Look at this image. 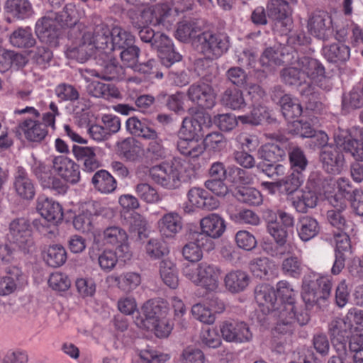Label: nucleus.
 Returning <instances> with one entry per match:
<instances>
[{"mask_svg": "<svg viewBox=\"0 0 363 363\" xmlns=\"http://www.w3.org/2000/svg\"><path fill=\"white\" fill-rule=\"evenodd\" d=\"M93 25L85 26L82 23L72 27L68 32V38L71 41L65 51L68 58L76 60L80 62H85L89 57L98 52L97 57L103 58L105 51L110 48L112 38V29L104 23L101 19L94 17Z\"/></svg>", "mask_w": 363, "mask_h": 363, "instance_id": "f257e3e1", "label": "nucleus"}, {"mask_svg": "<svg viewBox=\"0 0 363 363\" xmlns=\"http://www.w3.org/2000/svg\"><path fill=\"white\" fill-rule=\"evenodd\" d=\"M277 292L281 298L278 303L277 321L275 330L279 333H291L294 330V323L296 321L301 325L308 323L310 320L306 310L298 312L296 310V298L298 294L292 285L287 281H279L277 284Z\"/></svg>", "mask_w": 363, "mask_h": 363, "instance_id": "f03ea898", "label": "nucleus"}, {"mask_svg": "<svg viewBox=\"0 0 363 363\" xmlns=\"http://www.w3.org/2000/svg\"><path fill=\"white\" fill-rule=\"evenodd\" d=\"M49 111L42 114L38 110L32 106H26L22 109H16L15 114L29 113L31 117L23 119L18 123V129L23 133L26 139L30 142L40 143L48 134V128H50L52 130L56 129L55 121L56 117L60 115L57 104L51 101L49 104Z\"/></svg>", "mask_w": 363, "mask_h": 363, "instance_id": "7ed1b4c3", "label": "nucleus"}, {"mask_svg": "<svg viewBox=\"0 0 363 363\" xmlns=\"http://www.w3.org/2000/svg\"><path fill=\"white\" fill-rule=\"evenodd\" d=\"M168 311L169 308L166 302L160 299L149 300L142 307L145 319H142L138 325L153 331L157 337H167L174 326L167 318Z\"/></svg>", "mask_w": 363, "mask_h": 363, "instance_id": "20e7f679", "label": "nucleus"}, {"mask_svg": "<svg viewBox=\"0 0 363 363\" xmlns=\"http://www.w3.org/2000/svg\"><path fill=\"white\" fill-rule=\"evenodd\" d=\"M182 274L194 284L201 286L207 291H216L218 289L220 269L206 262L199 264H185Z\"/></svg>", "mask_w": 363, "mask_h": 363, "instance_id": "39448f33", "label": "nucleus"}, {"mask_svg": "<svg viewBox=\"0 0 363 363\" xmlns=\"http://www.w3.org/2000/svg\"><path fill=\"white\" fill-rule=\"evenodd\" d=\"M77 25V20H73L67 11L60 13L50 12L38 20L35 24V33L42 40L51 45H57L59 30L65 27L70 28Z\"/></svg>", "mask_w": 363, "mask_h": 363, "instance_id": "423d86ee", "label": "nucleus"}, {"mask_svg": "<svg viewBox=\"0 0 363 363\" xmlns=\"http://www.w3.org/2000/svg\"><path fill=\"white\" fill-rule=\"evenodd\" d=\"M198 120L184 118L179 131V139L177 147L180 154L191 158H197L205 151L203 143L196 138L198 132L201 130Z\"/></svg>", "mask_w": 363, "mask_h": 363, "instance_id": "0eeeda50", "label": "nucleus"}, {"mask_svg": "<svg viewBox=\"0 0 363 363\" xmlns=\"http://www.w3.org/2000/svg\"><path fill=\"white\" fill-rule=\"evenodd\" d=\"M332 283L327 276L311 272L304 276L302 281V298L307 306H321L330 295Z\"/></svg>", "mask_w": 363, "mask_h": 363, "instance_id": "6e6552de", "label": "nucleus"}, {"mask_svg": "<svg viewBox=\"0 0 363 363\" xmlns=\"http://www.w3.org/2000/svg\"><path fill=\"white\" fill-rule=\"evenodd\" d=\"M196 50L208 59H217L230 48L229 37L224 33L205 31L193 40Z\"/></svg>", "mask_w": 363, "mask_h": 363, "instance_id": "1a4fd4ad", "label": "nucleus"}, {"mask_svg": "<svg viewBox=\"0 0 363 363\" xmlns=\"http://www.w3.org/2000/svg\"><path fill=\"white\" fill-rule=\"evenodd\" d=\"M182 165L180 160L162 162L150 168L149 176L157 185L168 190L178 189L181 185Z\"/></svg>", "mask_w": 363, "mask_h": 363, "instance_id": "9d476101", "label": "nucleus"}, {"mask_svg": "<svg viewBox=\"0 0 363 363\" xmlns=\"http://www.w3.org/2000/svg\"><path fill=\"white\" fill-rule=\"evenodd\" d=\"M280 53L272 48H267L261 55L259 60H257V56L250 50H244L238 57V63L248 69L255 72L272 71L276 66L281 65L285 62L279 57Z\"/></svg>", "mask_w": 363, "mask_h": 363, "instance_id": "9b49d317", "label": "nucleus"}, {"mask_svg": "<svg viewBox=\"0 0 363 363\" xmlns=\"http://www.w3.org/2000/svg\"><path fill=\"white\" fill-rule=\"evenodd\" d=\"M297 65L305 75L306 82L311 79L323 90L331 89V79L326 76L325 67L318 60L308 56L298 57Z\"/></svg>", "mask_w": 363, "mask_h": 363, "instance_id": "f8f14e48", "label": "nucleus"}, {"mask_svg": "<svg viewBox=\"0 0 363 363\" xmlns=\"http://www.w3.org/2000/svg\"><path fill=\"white\" fill-rule=\"evenodd\" d=\"M305 75H303L302 71L297 65V60L294 63V66L283 69L281 72V80L286 84L290 86H301L306 84L300 90V93L306 101L308 103V108L313 109L315 108L313 104L318 98V94L315 91V87L310 82H306Z\"/></svg>", "mask_w": 363, "mask_h": 363, "instance_id": "ddd939ff", "label": "nucleus"}, {"mask_svg": "<svg viewBox=\"0 0 363 363\" xmlns=\"http://www.w3.org/2000/svg\"><path fill=\"white\" fill-rule=\"evenodd\" d=\"M8 238L10 242L20 250L24 253L28 252L34 243L29 220L25 218L12 220L9 225Z\"/></svg>", "mask_w": 363, "mask_h": 363, "instance_id": "4468645a", "label": "nucleus"}, {"mask_svg": "<svg viewBox=\"0 0 363 363\" xmlns=\"http://www.w3.org/2000/svg\"><path fill=\"white\" fill-rule=\"evenodd\" d=\"M307 29L313 37L323 41L333 36L334 26L331 16L323 11H315L308 16Z\"/></svg>", "mask_w": 363, "mask_h": 363, "instance_id": "2eb2a0df", "label": "nucleus"}, {"mask_svg": "<svg viewBox=\"0 0 363 363\" xmlns=\"http://www.w3.org/2000/svg\"><path fill=\"white\" fill-rule=\"evenodd\" d=\"M112 213L111 208L103 206L98 201H91L82 206V212L74 217L73 225L78 230H89L94 216L106 217Z\"/></svg>", "mask_w": 363, "mask_h": 363, "instance_id": "dca6fc26", "label": "nucleus"}, {"mask_svg": "<svg viewBox=\"0 0 363 363\" xmlns=\"http://www.w3.org/2000/svg\"><path fill=\"white\" fill-rule=\"evenodd\" d=\"M104 241L112 245H117L119 257L126 261L130 259L132 254L128 245V236L125 230L119 226L107 227L103 232Z\"/></svg>", "mask_w": 363, "mask_h": 363, "instance_id": "f3484780", "label": "nucleus"}, {"mask_svg": "<svg viewBox=\"0 0 363 363\" xmlns=\"http://www.w3.org/2000/svg\"><path fill=\"white\" fill-rule=\"evenodd\" d=\"M220 329L223 338L227 342H247L252 337L248 325L243 321L226 320L220 325Z\"/></svg>", "mask_w": 363, "mask_h": 363, "instance_id": "a211bd4d", "label": "nucleus"}, {"mask_svg": "<svg viewBox=\"0 0 363 363\" xmlns=\"http://www.w3.org/2000/svg\"><path fill=\"white\" fill-rule=\"evenodd\" d=\"M52 169L59 177L72 184H77L80 179L79 165L66 156L54 157L52 159Z\"/></svg>", "mask_w": 363, "mask_h": 363, "instance_id": "6ab92c4d", "label": "nucleus"}, {"mask_svg": "<svg viewBox=\"0 0 363 363\" xmlns=\"http://www.w3.org/2000/svg\"><path fill=\"white\" fill-rule=\"evenodd\" d=\"M350 325L346 318L333 320L329 325L333 344L338 352H345L347 343H349L351 337L357 334L354 333Z\"/></svg>", "mask_w": 363, "mask_h": 363, "instance_id": "aec40b11", "label": "nucleus"}, {"mask_svg": "<svg viewBox=\"0 0 363 363\" xmlns=\"http://www.w3.org/2000/svg\"><path fill=\"white\" fill-rule=\"evenodd\" d=\"M187 94L189 99L201 108L210 109L216 104V94L208 84H194L189 86Z\"/></svg>", "mask_w": 363, "mask_h": 363, "instance_id": "412c9836", "label": "nucleus"}, {"mask_svg": "<svg viewBox=\"0 0 363 363\" xmlns=\"http://www.w3.org/2000/svg\"><path fill=\"white\" fill-rule=\"evenodd\" d=\"M36 209L44 219L54 224H57L63 219V211L61 205L45 195L38 197Z\"/></svg>", "mask_w": 363, "mask_h": 363, "instance_id": "4be33fe9", "label": "nucleus"}, {"mask_svg": "<svg viewBox=\"0 0 363 363\" xmlns=\"http://www.w3.org/2000/svg\"><path fill=\"white\" fill-rule=\"evenodd\" d=\"M13 186L17 195L23 199L31 200L35 195L34 182L23 167H16L13 174Z\"/></svg>", "mask_w": 363, "mask_h": 363, "instance_id": "5701e85b", "label": "nucleus"}, {"mask_svg": "<svg viewBox=\"0 0 363 363\" xmlns=\"http://www.w3.org/2000/svg\"><path fill=\"white\" fill-rule=\"evenodd\" d=\"M116 54L106 53L104 57L101 58L103 60L101 69L91 70V74L106 81L120 79L123 74V70L116 62Z\"/></svg>", "mask_w": 363, "mask_h": 363, "instance_id": "b1692460", "label": "nucleus"}, {"mask_svg": "<svg viewBox=\"0 0 363 363\" xmlns=\"http://www.w3.org/2000/svg\"><path fill=\"white\" fill-rule=\"evenodd\" d=\"M323 167L330 174H339L344 165L345 159L341 150L333 145L324 147L320 153Z\"/></svg>", "mask_w": 363, "mask_h": 363, "instance_id": "393cba45", "label": "nucleus"}, {"mask_svg": "<svg viewBox=\"0 0 363 363\" xmlns=\"http://www.w3.org/2000/svg\"><path fill=\"white\" fill-rule=\"evenodd\" d=\"M23 281V274L18 267H9L6 270V274L0 277V296H6L20 290Z\"/></svg>", "mask_w": 363, "mask_h": 363, "instance_id": "a878e982", "label": "nucleus"}, {"mask_svg": "<svg viewBox=\"0 0 363 363\" xmlns=\"http://www.w3.org/2000/svg\"><path fill=\"white\" fill-rule=\"evenodd\" d=\"M335 147L342 148L349 152L357 161H363V144L359 140L352 139L345 130H339L334 134Z\"/></svg>", "mask_w": 363, "mask_h": 363, "instance_id": "bb28decb", "label": "nucleus"}, {"mask_svg": "<svg viewBox=\"0 0 363 363\" xmlns=\"http://www.w3.org/2000/svg\"><path fill=\"white\" fill-rule=\"evenodd\" d=\"M255 300L259 306H265L267 311L277 319L275 314L278 311L277 292L269 284H261L255 289Z\"/></svg>", "mask_w": 363, "mask_h": 363, "instance_id": "cd10ccee", "label": "nucleus"}, {"mask_svg": "<svg viewBox=\"0 0 363 363\" xmlns=\"http://www.w3.org/2000/svg\"><path fill=\"white\" fill-rule=\"evenodd\" d=\"M292 206L298 213H305L309 208L316 206L318 194L315 190L303 187L296 191L291 197Z\"/></svg>", "mask_w": 363, "mask_h": 363, "instance_id": "c85d7f7f", "label": "nucleus"}, {"mask_svg": "<svg viewBox=\"0 0 363 363\" xmlns=\"http://www.w3.org/2000/svg\"><path fill=\"white\" fill-rule=\"evenodd\" d=\"M268 17L276 23L286 26L291 21L290 8L286 0H270L267 5Z\"/></svg>", "mask_w": 363, "mask_h": 363, "instance_id": "c756f323", "label": "nucleus"}, {"mask_svg": "<svg viewBox=\"0 0 363 363\" xmlns=\"http://www.w3.org/2000/svg\"><path fill=\"white\" fill-rule=\"evenodd\" d=\"M135 36L129 31L121 26H115L112 28V38L110 43V48L106 53L116 54L123 49L135 44Z\"/></svg>", "mask_w": 363, "mask_h": 363, "instance_id": "7c9ffc66", "label": "nucleus"}, {"mask_svg": "<svg viewBox=\"0 0 363 363\" xmlns=\"http://www.w3.org/2000/svg\"><path fill=\"white\" fill-rule=\"evenodd\" d=\"M322 53L326 60L331 63L342 64L350 57V48L342 43H333L322 48Z\"/></svg>", "mask_w": 363, "mask_h": 363, "instance_id": "2f4dec72", "label": "nucleus"}, {"mask_svg": "<svg viewBox=\"0 0 363 363\" xmlns=\"http://www.w3.org/2000/svg\"><path fill=\"white\" fill-rule=\"evenodd\" d=\"M201 230L213 238H220L225 230L224 219L216 213H210L200 220Z\"/></svg>", "mask_w": 363, "mask_h": 363, "instance_id": "473e14b6", "label": "nucleus"}, {"mask_svg": "<svg viewBox=\"0 0 363 363\" xmlns=\"http://www.w3.org/2000/svg\"><path fill=\"white\" fill-rule=\"evenodd\" d=\"M221 104L233 111H242L247 103L243 92L238 88H228L220 95Z\"/></svg>", "mask_w": 363, "mask_h": 363, "instance_id": "72a5a7b5", "label": "nucleus"}, {"mask_svg": "<svg viewBox=\"0 0 363 363\" xmlns=\"http://www.w3.org/2000/svg\"><path fill=\"white\" fill-rule=\"evenodd\" d=\"M161 233L166 237H172L182 228V219L179 213L169 212L165 213L158 221Z\"/></svg>", "mask_w": 363, "mask_h": 363, "instance_id": "f704fd0d", "label": "nucleus"}, {"mask_svg": "<svg viewBox=\"0 0 363 363\" xmlns=\"http://www.w3.org/2000/svg\"><path fill=\"white\" fill-rule=\"evenodd\" d=\"M249 269L255 277L269 279L274 275L275 264L268 257H257L250 262Z\"/></svg>", "mask_w": 363, "mask_h": 363, "instance_id": "c9c22d12", "label": "nucleus"}, {"mask_svg": "<svg viewBox=\"0 0 363 363\" xmlns=\"http://www.w3.org/2000/svg\"><path fill=\"white\" fill-rule=\"evenodd\" d=\"M296 230L300 239L307 242L318 234L320 226L316 219L308 216H303L298 220Z\"/></svg>", "mask_w": 363, "mask_h": 363, "instance_id": "e433bc0d", "label": "nucleus"}, {"mask_svg": "<svg viewBox=\"0 0 363 363\" xmlns=\"http://www.w3.org/2000/svg\"><path fill=\"white\" fill-rule=\"evenodd\" d=\"M250 276L243 271L235 270L227 274L224 279L226 289L231 293L244 291L250 283Z\"/></svg>", "mask_w": 363, "mask_h": 363, "instance_id": "4c0bfd02", "label": "nucleus"}, {"mask_svg": "<svg viewBox=\"0 0 363 363\" xmlns=\"http://www.w3.org/2000/svg\"><path fill=\"white\" fill-rule=\"evenodd\" d=\"M170 11L167 6L155 5L145 8L141 13L142 21L152 26L164 24L169 16Z\"/></svg>", "mask_w": 363, "mask_h": 363, "instance_id": "58836bf2", "label": "nucleus"}, {"mask_svg": "<svg viewBox=\"0 0 363 363\" xmlns=\"http://www.w3.org/2000/svg\"><path fill=\"white\" fill-rule=\"evenodd\" d=\"M91 182L98 191L104 194L113 192L117 187L115 178L104 169L97 171L92 177Z\"/></svg>", "mask_w": 363, "mask_h": 363, "instance_id": "ea45409f", "label": "nucleus"}, {"mask_svg": "<svg viewBox=\"0 0 363 363\" xmlns=\"http://www.w3.org/2000/svg\"><path fill=\"white\" fill-rule=\"evenodd\" d=\"M4 9L7 13L19 20L28 18L33 13L28 0H7Z\"/></svg>", "mask_w": 363, "mask_h": 363, "instance_id": "a19ab883", "label": "nucleus"}, {"mask_svg": "<svg viewBox=\"0 0 363 363\" xmlns=\"http://www.w3.org/2000/svg\"><path fill=\"white\" fill-rule=\"evenodd\" d=\"M229 174L231 182H236L241 179L245 171L238 167H230L226 169L222 162H216L211 164L209 169V174L212 179H225Z\"/></svg>", "mask_w": 363, "mask_h": 363, "instance_id": "79ce46f5", "label": "nucleus"}, {"mask_svg": "<svg viewBox=\"0 0 363 363\" xmlns=\"http://www.w3.org/2000/svg\"><path fill=\"white\" fill-rule=\"evenodd\" d=\"M260 158L268 162H278L286 156V148L279 143H268L259 150Z\"/></svg>", "mask_w": 363, "mask_h": 363, "instance_id": "37998d69", "label": "nucleus"}, {"mask_svg": "<svg viewBox=\"0 0 363 363\" xmlns=\"http://www.w3.org/2000/svg\"><path fill=\"white\" fill-rule=\"evenodd\" d=\"M127 130L132 135L142 137L145 139H154L157 136V132L148 127L145 122L137 117L129 118L125 123Z\"/></svg>", "mask_w": 363, "mask_h": 363, "instance_id": "c03bdc74", "label": "nucleus"}, {"mask_svg": "<svg viewBox=\"0 0 363 363\" xmlns=\"http://www.w3.org/2000/svg\"><path fill=\"white\" fill-rule=\"evenodd\" d=\"M43 259L48 265L59 267L67 260L66 250L60 245H50L44 251Z\"/></svg>", "mask_w": 363, "mask_h": 363, "instance_id": "a18cd8bd", "label": "nucleus"}, {"mask_svg": "<svg viewBox=\"0 0 363 363\" xmlns=\"http://www.w3.org/2000/svg\"><path fill=\"white\" fill-rule=\"evenodd\" d=\"M304 265L302 259L293 254L283 259L281 269L289 277L298 279L303 274Z\"/></svg>", "mask_w": 363, "mask_h": 363, "instance_id": "49530a36", "label": "nucleus"}, {"mask_svg": "<svg viewBox=\"0 0 363 363\" xmlns=\"http://www.w3.org/2000/svg\"><path fill=\"white\" fill-rule=\"evenodd\" d=\"M199 31V26L195 20L185 19L178 23L175 37L179 41L185 43L190 39L193 40Z\"/></svg>", "mask_w": 363, "mask_h": 363, "instance_id": "de8ad7c7", "label": "nucleus"}, {"mask_svg": "<svg viewBox=\"0 0 363 363\" xmlns=\"http://www.w3.org/2000/svg\"><path fill=\"white\" fill-rule=\"evenodd\" d=\"M10 42L15 47L28 48L35 44V39L30 27L19 28L11 35Z\"/></svg>", "mask_w": 363, "mask_h": 363, "instance_id": "09e8293b", "label": "nucleus"}, {"mask_svg": "<svg viewBox=\"0 0 363 363\" xmlns=\"http://www.w3.org/2000/svg\"><path fill=\"white\" fill-rule=\"evenodd\" d=\"M88 92L96 98L108 99L109 97L117 98L119 91L113 85L104 84L99 81H93L88 85Z\"/></svg>", "mask_w": 363, "mask_h": 363, "instance_id": "8fccbe9b", "label": "nucleus"}, {"mask_svg": "<svg viewBox=\"0 0 363 363\" xmlns=\"http://www.w3.org/2000/svg\"><path fill=\"white\" fill-rule=\"evenodd\" d=\"M281 112L286 121H291L299 117L302 113V106L298 99L290 95H284L281 101Z\"/></svg>", "mask_w": 363, "mask_h": 363, "instance_id": "3c124183", "label": "nucleus"}, {"mask_svg": "<svg viewBox=\"0 0 363 363\" xmlns=\"http://www.w3.org/2000/svg\"><path fill=\"white\" fill-rule=\"evenodd\" d=\"M117 286L123 291L130 292L136 289L141 282L138 273L128 272L119 276L112 277Z\"/></svg>", "mask_w": 363, "mask_h": 363, "instance_id": "603ef678", "label": "nucleus"}, {"mask_svg": "<svg viewBox=\"0 0 363 363\" xmlns=\"http://www.w3.org/2000/svg\"><path fill=\"white\" fill-rule=\"evenodd\" d=\"M160 277L164 283L172 289L178 286L179 279L175 265L169 260H163L160 267Z\"/></svg>", "mask_w": 363, "mask_h": 363, "instance_id": "864d4df0", "label": "nucleus"}, {"mask_svg": "<svg viewBox=\"0 0 363 363\" xmlns=\"http://www.w3.org/2000/svg\"><path fill=\"white\" fill-rule=\"evenodd\" d=\"M25 57L18 53L11 50L0 52V72L4 73L8 71L12 65L21 67L25 65Z\"/></svg>", "mask_w": 363, "mask_h": 363, "instance_id": "5fc2aeb1", "label": "nucleus"}, {"mask_svg": "<svg viewBox=\"0 0 363 363\" xmlns=\"http://www.w3.org/2000/svg\"><path fill=\"white\" fill-rule=\"evenodd\" d=\"M149 143L145 151V157L151 161H157L163 160L167 156V150L162 144V140L159 138L157 133V138L150 139Z\"/></svg>", "mask_w": 363, "mask_h": 363, "instance_id": "6e6d98bb", "label": "nucleus"}, {"mask_svg": "<svg viewBox=\"0 0 363 363\" xmlns=\"http://www.w3.org/2000/svg\"><path fill=\"white\" fill-rule=\"evenodd\" d=\"M137 196L147 203H156L161 197L156 189L148 183H140L135 186Z\"/></svg>", "mask_w": 363, "mask_h": 363, "instance_id": "4d7b16f0", "label": "nucleus"}, {"mask_svg": "<svg viewBox=\"0 0 363 363\" xmlns=\"http://www.w3.org/2000/svg\"><path fill=\"white\" fill-rule=\"evenodd\" d=\"M363 106V84L354 87L349 94L344 96L342 106L345 109L359 108Z\"/></svg>", "mask_w": 363, "mask_h": 363, "instance_id": "13d9d810", "label": "nucleus"}, {"mask_svg": "<svg viewBox=\"0 0 363 363\" xmlns=\"http://www.w3.org/2000/svg\"><path fill=\"white\" fill-rule=\"evenodd\" d=\"M294 245L287 241L275 242L274 244L264 248L269 255L275 258H281L286 255L289 256L294 253Z\"/></svg>", "mask_w": 363, "mask_h": 363, "instance_id": "bf43d9fd", "label": "nucleus"}, {"mask_svg": "<svg viewBox=\"0 0 363 363\" xmlns=\"http://www.w3.org/2000/svg\"><path fill=\"white\" fill-rule=\"evenodd\" d=\"M289 158L292 171L302 172L306 169L308 160L303 151L298 147H294L289 151Z\"/></svg>", "mask_w": 363, "mask_h": 363, "instance_id": "052dcab7", "label": "nucleus"}, {"mask_svg": "<svg viewBox=\"0 0 363 363\" xmlns=\"http://www.w3.org/2000/svg\"><path fill=\"white\" fill-rule=\"evenodd\" d=\"M55 94L60 101L74 102L79 98L78 90L73 85L67 83L56 86Z\"/></svg>", "mask_w": 363, "mask_h": 363, "instance_id": "680f3d73", "label": "nucleus"}, {"mask_svg": "<svg viewBox=\"0 0 363 363\" xmlns=\"http://www.w3.org/2000/svg\"><path fill=\"white\" fill-rule=\"evenodd\" d=\"M252 109L250 113L238 116L239 121L242 124L257 125L260 124L266 113V107L264 104H252Z\"/></svg>", "mask_w": 363, "mask_h": 363, "instance_id": "e2e57ef3", "label": "nucleus"}, {"mask_svg": "<svg viewBox=\"0 0 363 363\" xmlns=\"http://www.w3.org/2000/svg\"><path fill=\"white\" fill-rule=\"evenodd\" d=\"M140 53V49L135 44L118 51V55L123 64L133 69H135L138 63Z\"/></svg>", "mask_w": 363, "mask_h": 363, "instance_id": "0e129e2a", "label": "nucleus"}, {"mask_svg": "<svg viewBox=\"0 0 363 363\" xmlns=\"http://www.w3.org/2000/svg\"><path fill=\"white\" fill-rule=\"evenodd\" d=\"M129 233L130 236L136 239H142V236L146 230L147 221L139 213H133L128 220Z\"/></svg>", "mask_w": 363, "mask_h": 363, "instance_id": "69168bd1", "label": "nucleus"}, {"mask_svg": "<svg viewBox=\"0 0 363 363\" xmlns=\"http://www.w3.org/2000/svg\"><path fill=\"white\" fill-rule=\"evenodd\" d=\"M147 255L153 259H160L167 255L169 250L165 244L158 239H150L145 245Z\"/></svg>", "mask_w": 363, "mask_h": 363, "instance_id": "338daca9", "label": "nucleus"}, {"mask_svg": "<svg viewBox=\"0 0 363 363\" xmlns=\"http://www.w3.org/2000/svg\"><path fill=\"white\" fill-rule=\"evenodd\" d=\"M349 349L354 352L353 363H363V335H352L349 342Z\"/></svg>", "mask_w": 363, "mask_h": 363, "instance_id": "774afa93", "label": "nucleus"}]
</instances>
